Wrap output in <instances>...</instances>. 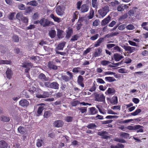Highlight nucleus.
I'll return each instance as SVG.
<instances>
[{"label": "nucleus", "mask_w": 148, "mask_h": 148, "mask_svg": "<svg viewBox=\"0 0 148 148\" xmlns=\"http://www.w3.org/2000/svg\"><path fill=\"white\" fill-rule=\"evenodd\" d=\"M82 3V1H78L76 3V8L77 9L79 10L80 9L81 7V6Z\"/></svg>", "instance_id": "obj_52"}, {"label": "nucleus", "mask_w": 148, "mask_h": 148, "mask_svg": "<svg viewBox=\"0 0 148 148\" xmlns=\"http://www.w3.org/2000/svg\"><path fill=\"white\" fill-rule=\"evenodd\" d=\"M114 140L118 142H119L121 143H126L125 140L121 138H116L114 139Z\"/></svg>", "instance_id": "obj_45"}, {"label": "nucleus", "mask_w": 148, "mask_h": 148, "mask_svg": "<svg viewBox=\"0 0 148 148\" xmlns=\"http://www.w3.org/2000/svg\"><path fill=\"white\" fill-rule=\"evenodd\" d=\"M18 132L21 134H24L26 132V130L24 127L20 126L17 129Z\"/></svg>", "instance_id": "obj_21"}, {"label": "nucleus", "mask_w": 148, "mask_h": 148, "mask_svg": "<svg viewBox=\"0 0 148 148\" xmlns=\"http://www.w3.org/2000/svg\"><path fill=\"white\" fill-rule=\"evenodd\" d=\"M110 62L109 61L103 60L101 62V64L103 66H106Z\"/></svg>", "instance_id": "obj_51"}, {"label": "nucleus", "mask_w": 148, "mask_h": 148, "mask_svg": "<svg viewBox=\"0 0 148 148\" xmlns=\"http://www.w3.org/2000/svg\"><path fill=\"white\" fill-rule=\"evenodd\" d=\"M94 11L92 9L90 10L89 15L88 16V18L89 19H92L93 18L94 15Z\"/></svg>", "instance_id": "obj_43"}, {"label": "nucleus", "mask_w": 148, "mask_h": 148, "mask_svg": "<svg viewBox=\"0 0 148 148\" xmlns=\"http://www.w3.org/2000/svg\"><path fill=\"white\" fill-rule=\"evenodd\" d=\"M44 107L43 106L39 107L38 109L36 116H39L41 115L43 111L44 110Z\"/></svg>", "instance_id": "obj_23"}, {"label": "nucleus", "mask_w": 148, "mask_h": 148, "mask_svg": "<svg viewBox=\"0 0 148 148\" xmlns=\"http://www.w3.org/2000/svg\"><path fill=\"white\" fill-rule=\"evenodd\" d=\"M122 47L125 49V51H127V53H131L134 52V51L137 49L136 48L134 47H131L129 46L124 45L122 46Z\"/></svg>", "instance_id": "obj_3"}, {"label": "nucleus", "mask_w": 148, "mask_h": 148, "mask_svg": "<svg viewBox=\"0 0 148 148\" xmlns=\"http://www.w3.org/2000/svg\"><path fill=\"white\" fill-rule=\"evenodd\" d=\"M49 35L51 38H54L56 35L55 31L54 30H51L49 32Z\"/></svg>", "instance_id": "obj_50"}, {"label": "nucleus", "mask_w": 148, "mask_h": 148, "mask_svg": "<svg viewBox=\"0 0 148 148\" xmlns=\"http://www.w3.org/2000/svg\"><path fill=\"white\" fill-rule=\"evenodd\" d=\"M50 17L53 19L55 22H57L59 23L61 21V19L57 16H55L54 14H51L50 15Z\"/></svg>", "instance_id": "obj_18"}, {"label": "nucleus", "mask_w": 148, "mask_h": 148, "mask_svg": "<svg viewBox=\"0 0 148 148\" xmlns=\"http://www.w3.org/2000/svg\"><path fill=\"white\" fill-rule=\"evenodd\" d=\"M66 73L69 76V77L65 75L62 76V79L65 81L66 82H68L69 81L70 79H73V74L69 72V71H68Z\"/></svg>", "instance_id": "obj_5"}, {"label": "nucleus", "mask_w": 148, "mask_h": 148, "mask_svg": "<svg viewBox=\"0 0 148 148\" xmlns=\"http://www.w3.org/2000/svg\"><path fill=\"white\" fill-rule=\"evenodd\" d=\"M78 12L77 11H75L73 13V18L72 19L71 21L73 23L76 19H77L78 18Z\"/></svg>", "instance_id": "obj_33"}, {"label": "nucleus", "mask_w": 148, "mask_h": 148, "mask_svg": "<svg viewBox=\"0 0 148 148\" xmlns=\"http://www.w3.org/2000/svg\"><path fill=\"white\" fill-rule=\"evenodd\" d=\"M21 66L22 67L26 68L25 72V73H28L29 71L32 67L31 63L30 62H25Z\"/></svg>", "instance_id": "obj_8"}, {"label": "nucleus", "mask_w": 148, "mask_h": 148, "mask_svg": "<svg viewBox=\"0 0 148 148\" xmlns=\"http://www.w3.org/2000/svg\"><path fill=\"white\" fill-rule=\"evenodd\" d=\"M87 127L88 128L90 129H92L97 127L96 125L94 123H91L88 124Z\"/></svg>", "instance_id": "obj_46"}, {"label": "nucleus", "mask_w": 148, "mask_h": 148, "mask_svg": "<svg viewBox=\"0 0 148 148\" xmlns=\"http://www.w3.org/2000/svg\"><path fill=\"white\" fill-rule=\"evenodd\" d=\"M102 51V49L99 47L96 49V51L94 54V56L96 57L99 56Z\"/></svg>", "instance_id": "obj_20"}, {"label": "nucleus", "mask_w": 148, "mask_h": 148, "mask_svg": "<svg viewBox=\"0 0 148 148\" xmlns=\"http://www.w3.org/2000/svg\"><path fill=\"white\" fill-rule=\"evenodd\" d=\"M66 44V42H63L62 43H59L57 47V49L58 50H63L64 47Z\"/></svg>", "instance_id": "obj_24"}, {"label": "nucleus", "mask_w": 148, "mask_h": 148, "mask_svg": "<svg viewBox=\"0 0 148 148\" xmlns=\"http://www.w3.org/2000/svg\"><path fill=\"white\" fill-rule=\"evenodd\" d=\"M99 22V20H95L93 23V26L95 27L98 26Z\"/></svg>", "instance_id": "obj_63"}, {"label": "nucleus", "mask_w": 148, "mask_h": 148, "mask_svg": "<svg viewBox=\"0 0 148 148\" xmlns=\"http://www.w3.org/2000/svg\"><path fill=\"white\" fill-rule=\"evenodd\" d=\"M111 18L110 16L108 15L106 18L102 20L101 22V25L102 26H105L111 20Z\"/></svg>", "instance_id": "obj_9"}, {"label": "nucleus", "mask_w": 148, "mask_h": 148, "mask_svg": "<svg viewBox=\"0 0 148 148\" xmlns=\"http://www.w3.org/2000/svg\"><path fill=\"white\" fill-rule=\"evenodd\" d=\"M113 49L114 50H116V51L119 52H122L121 48H120L119 46L117 45L114 47L113 48Z\"/></svg>", "instance_id": "obj_56"}, {"label": "nucleus", "mask_w": 148, "mask_h": 148, "mask_svg": "<svg viewBox=\"0 0 148 148\" xmlns=\"http://www.w3.org/2000/svg\"><path fill=\"white\" fill-rule=\"evenodd\" d=\"M78 109L81 111L82 113H83L87 111V108L86 107H84L83 108H78Z\"/></svg>", "instance_id": "obj_53"}, {"label": "nucleus", "mask_w": 148, "mask_h": 148, "mask_svg": "<svg viewBox=\"0 0 148 148\" xmlns=\"http://www.w3.org/2000/svg\"><path fill=\"white\" fill-rule=\"evenodd\" d=\"M44 144V142L41 139H38L37 140L36 145L38 147H41L42 146V144Z\"/></svg>", "instance_id": "obj_27"}, {"label": "nucleus", "mask_w": 148, "mask_h": 148, "mask_svg": "<svg viewBox=\"0 0 148 148\" xmlns=\"http://www.w3.org/2000/svg\"><path fill=\"white\" fill-rule=\"evenodd\" d=\"M64 124V123L62 120H57L53 123V126L57 127H61Z\"/></svg>", "instance_id": "obj_13"}, {"label": "nucleus", "mask_w": 148, "mask_h": 148, "mask_svg": "<svg viewBox=\"0 0 148 148\" xmlns=\"http://www.w3.org/2000/svg\"><path fill=\"white\" fill-rule=\"evenodd\" d=\"M29 104V102L25 99L21 100L19 101V105L23 107H27Z\"/></svg>", "instance_id": "obj_12"}, {"label": "nucleus", "mask_w": 148, "mask_h": 148, "mask_svg": "<svg viewBox=\"0 0 148 148\" xmlns=\"http://www.w3.org/2000/svg\"><path fill=\"white\" fill-rule=\"evenodd\" d=\"M18 8L20 10H24L25 9V5L22 4H19L18 5Z\"/></svg>", "instance_id": "obj_60"}, {"label": "nucleus", "mask_w": 148, "mask_h": 148, "mask_svg": "<svg viewBox=\"0 0 148 148\" xmlns=\"http://www.w3.org/2000/svg\"><path fill=\"white\" fill-rule=\"evenodd\" d=\"M126 28L128 30H132L134 29L135 27L132 24H129L126 27Z\"/></svg>", "instance_id": "obj_55"}, {"label": "nucleus", "mask_w": 148, "mask_h": 148, "mask_svg": "<svg viewBox=\"0 0 148 148\" xmlns=\"http://www.w3.org/2000/svg\"><path fill=\"white\" fill-rule=\"evenodd\" d=\"M115 92V90L113 88H109L108 90L105 92L106 95H113Z\"/></svg>", "instance_id": "obj_19"}, {"label": "nucleus", "mask_w": 148, "mask_h": 148, "mask_svg": "<svg viewBox=\"0 0 148 148\" xmlns=\"http://www.w3.org/2000/svg\"><path fill=\"white\" fill-rule=\"evenodd\" d=\"M51 22L47 19L42 18L40 20V24L44 27L50 25Z\"/></svg>", "instance_id": "obj_7"}, {"label": "nucleus", "mask_w": 148, "mask_h": 148, "mask_svg": "<svg viewBox=\"0 0 148 148\" xmlns=\"http://www.w3.org/2000/svg\"><path fill=\"white\" fill-rule=\"evenodd\" d=\"M99 35L98 34H96L94 35L91 36L90 39L92 40H95L97 39Z\"/></svg>", "instance_id": "obj_61"}, {"label": "nucleus", "mask_w": 148, "mask_h": 148, "mask_svg": "<svg viewBox=\"0 0 148 148\" xmlns=\"http://www.w3.org/2000/svg\"><path fill=\"white\" fill-rule=\"evenodd\" d=\"M59 87V84L56 82H53L51 83V88L58 89Z\"/></svg>", "instance_id": "obj_25"}, {"label": "nucleus", "mask_w": 148, "mask_h": 148, "mask_svg": "<svg viewBox=\"0 0 148 148\" xmlns=\"http://www.w3.org/2000/svg\"><path fill=\"white\" fill-rule=\"evenodd\" d=\"M95 96L96 101L99 102H104L105 101V97L103 94L96 93Z\"/></svg>", "instance_id": "obj_4"}, {"label": "nucleus", "mask_w": 148, "mask_h": 148, "mask_svg": "<svg viewBox=\"0 0 148 148\" xmlns=\"http://www.w3.org/2000/svg\"><path fill=\"white\" fill-rule=\"evenodd\" d=\"M22 14L21 12L18 13L16 15V18L17 19L20 21L21 20L22 18L23 17Z\"/></svg>", "instance_id": "obj_47"}, {"label": "nucleus", "mask_w": 148, "mask_h": 148, "mask_svg": "<svg viewBox=\"0 0 148 148\" xmlns=\"http://www.w3.org/2000/svg\"><path fill=\"white\" fill-rule=\"evenodd\" d=\"M141 112V110L140 109H136L134 112L131 113L132 115L135 116Z\"/></svg>", "instance_id": "obj_37"}, {"label": "nucleus", "mask_w": 148, "mask_h": 148, "mask_svg": "<svg viewBox=\"0 0 148 148\" xmlns=\"http://www.w3.org/2000/svg\"><path fill=\"white\" fill-rule=\"evenodd\" d=\"M105 79L106 81L109 82H112L116 81V79L113 77H105Z\"/></svg>", "instance_id": "obj_35"}, {"label": "nucleus", "mask_w": 148, "mask_h": 148, "mask_svg": "<svg viewBox=\"0 0 148 148\" xmlns=\"http://www.w3.org/2000/svg\"><path fill=\"white\" fill-rule=\"evenodd\" d=\"M119 2L117 0H115L114 1L110 3L111 5L112 6H115L116 5L119 4Z\"/></svg>", "instance_id": "obj_62"}, {"label": "nucleus", "mask_w": 148, "mask_h": 148, "mask_svg": "<svg viewBox=\"0 0 148 148\" xmlns=\"http://www.w3.org/2000/svg\"><path fill=\"white\" fill-rule=\"evenodd\" d=\"M110 102L113 105L116 104L118 103V99L116 96H113Z\"/></svg>", "instance_id": "obj_31"}, {"label": "nucleus", "mask_w": 148, "mask_h": 148, "mask_svg": "<svg viewBox=\"0 0 148 148\" xmlns=\"http://www.w3.org/2000/svg\"><path fill=\"white\" fill-rule=\"evenodd\" d=\"M28 4L32 5L33 6H36L38 5V3L35 0H32L28 2Z\"/></svg>", "instance_id": "obj_41"}, {"label": "nucleus", "mask_w": 148, "mask_h": 148, "mask_svg": "<svg viewBox=\"0 0 148 148\" xmlns=\"http://www.w3.org/2000/svg\"><path fill=\"white\" fill-rule=\"evenodd\" d=\"M48 67L50 69H53L54 70H57L58 69V67L57 66L54 64L52 62H49L48 63Z\"/></svg>", "instance_id": "obj_17"}, {"label": "nucleus", "mask_w": 148, "mask_h": 148, "mask_svg": "<svg viewBox=\"0 0 148 148\" xmlns=\"http://www.w3.org/2000/svg\"><path fill=\"white\" fill-rule=\"evenodd\" d=\"M12 62L10 60H1L0 61V64H10Z\"/></svg>", "instance_id": "obj_40"}, {"label": "nucleus", "mask_w": 148, "mask_h": 148, "mask_svg": "<svg viewBox=\"0 0 148 148\" xmlns=\"http://www.w3.org/2000/svg\"><path fill=\"white\" fill-rule=\"evenodd\" d=\"M82 25V24L81 23V22H79V19L77 23V24H76V27L77 30L79 31V30Z\"/></svg>", "instance_id": "obj_39"}, {"label": "nucleus", "mask_w": 148, "mask_h": 148, "mask_svg": "<svg viewBox=\"0 0 148 148\" xmlns=\"http://www.w3.org/2000/svg\"><path fill=\"white\" fill-rule=\"evenodd\" d=\"M97 82L101 84H104L105 83V81L101 78H98L97 79Z\"/></svg>", "instance_id": "obj_64"}, {"label": "nucleus", "mask_w": 148, "mask_h": 148, "mask_svg": "<svg viewBox=\"0 0 148 148\" xmlns=\"http://www.w3.org/2000/svg\"><path fill=\"white\" fill-rule=\"evenodd\" d=\"M95 83V82H94L93 83L92 86L91 88H90L89 90V91L91 92H92L95 91L96 90V86Z\"/></svg>", "instance_id": "obj_49"}, {"label": "nucleus", "mask_w": 148, "mask_h": 148, "mask_svg": "<svg viewBox=\"0 0 148 148\" xmlns=\"http://www.w3.org/2000/svg\"><path fill=\"white\" fill-rule=\"evenodd\" d=\"M13 41L15 42H18L19 41L18 36L16 35H14L12 37Z\"/></svg>", "instance_id": "obj_44"}, {"label": "nucleus", "mask_w": 148, "mask_h": 148, "mask_svg": "<svg viewBox=\"0 0 148 148\" xmlns=\"http://www.w3.org/2000/svg\"><path fill=\"white\" fill-rule=\"evenodd\" d=\"M51 114L52 113L50 111H47L44 112L43 116L44 118L47 119L50 117Z\"/></svg>", "instance_id": "obj_30"}, {"label": "nucleus", "mask_w": 148, "mask_h": 148, "mask_svg": "<svg viewBox=\"0 0 148 148\" xmlns=\"http://www.w3.org/2000/svg\"><path fill=\"white\" fill-rule=\"evenodd\" d=\"M114 58L116 62L119 61L122 59L124 57L120 54L118 53H115L113 55Z\"/></svg>", "instance_id": "obj_15"}, {"label": "nucleus", "mask_w": 148, "mask_h": 148, "mask_svg": "<svg viewBox=\"0 0 148 148\" xmlns=\"http://www.w3.org/2000/svg\"><path fill=\"white\" fill-rule=\"evenodd\" d=\"M37 89L34 87L32 86L30 88L29 91L31 92V93L33 94L35 92L37 91Z\"/></svg>", "instance_id": "obj_54"}, {"label": "nucleus", "mask_w": 148, "mask_h": 148, "mask_svg": "<svg viewBox=\"0 0 148 148\" xmlns=\"http://www.w3.org/2000/svg\"><path fill=\"white\" fill-rule=\"evenodd\" d=\"M128 8L127 5H125L122 4L118 6L117 10L119 12H121L123 11L125 9Z\"/></svg>", "instance_id": "obj_16"}, {"label": "nucleus", "mask_w": 148, "mask_h": 148, "mask_svg": "<svg viewBox=\"0 0 148 148\" xmlns=\"http://www.w3.org/2000/svg\"><path fill=\"white\" fill-rule=\"evenodd\" d=\"M7 77L9 79H10L12 77V71L10 69L8 68L6 72Z\"/></svg>", "instance_id": "obj_28"}, {"label": "nucleus", "mask_w": 148, "mask_h": 148, "mask_svg": "<svg viewBox=\"0 0 148 148\" xmlns=\"http://www.w3.org/2000/svg\"><path fill=\"white\" fill-rule=\"evenodd\" d=\"M25 12L26 13H29L32 11V7H29L25 8Z\"/></svg>", "instance_id": "obj_58"}, {"label": "nucleus", "mask_w": 148, "mask_h": 148, "mask_svg": "<svg viewBox=\"0 0 148 148\" xmlns=\"http://www.w3.org/2000/svg\"><path fill=\"white\" fill-rule=\"evenodd\" d=\"M90 109V112L92 114H94L98 112V110L95 107H91Z\"/></svg>", "instance_id": "obj_34"}, {"label": "nucleus", "mask_w": 148, "mask_h": 148, "mask_svg": "<svg viewBox=\"0 0 148 148\" xmlns=\"http://www.w3.org/2000/svg\"><path fill=\"white\" fill-rule=\"evenodd\" d=\"M65 7L63 5H58L55 8V11L57 14L60 16H62L65 14Z\"/></svg>", "instance_id": "obj_2"}, {"label": "nucleus", "mask_w": 148, "mask_h": 148, "mask_svg": "<svg viewBox=\"0 0 148 148\" xmlns=\"http://www.w3.org/2000/svg\"><path fill=\"white\" fill-rule=\"evenodd\" d=\"M84 80V79L82 76L80 75L78 76L77 82L78 84L82 87H84V84L83 83Z\"/></svg>", "instance_id": "obj_11"}, {"label": "nucleus", "mask_w": 148, "mask_h": 148, "mask_svg": "<svg viewBox=\"0 0 148 148\" xmlns=\"http://www.w3.org/2000/svg\"><path fill=\"white\" fill-rule=\"evenodd\" d=\"M51 94L52 92H43L42 94L43 98L48 97Z\"/></svg>", "instance_id": "obj_36"}, {"label": "nucleus", "mask_w": 148, "mask_h": 148, "mask_svg": "<svg viewBox=\"0 0 148 148\" xmlns=\"http://www.w3.org/2000/svg\"><path fill=\"white\" fill-rule=\"evenodd\" d=\"M38 78L39 79L45 81L48 80V78L46 77L45 75L42 73H41L39 75Z\"/></svg>", "instance_id": "obj_22"}, {"label": "nucleus", "mask_w": 148, "mask_h": 148, "mask_svg": "<svg viewBox=\"0 0 148 148\" xmlns=\"http://www.w3.org/2000/svg\"><path fill=\"white\" fill-rule=\"evenodd\" d=\"M79 37L77 34L74 35L72 37V38L70 40L72 41H74L78 40Z\"/></svg>", "instance_id": "obj_48"}, {"label": "nucleus", "mask_w": 148, "mask_h": 148, "mask_svg": "<svg viewBox=\"0 0 148 148\" xmlns=\"http://www.w3.org/2000/svg\"><path fill=\"white\" fill-rule=\"evenodd\" d=\"M120 136L125 138H127L129 137V134L125 132H121L120 134Z\"/></svg>", "instance_id": "obj_38"}, {"label": "nucleus", "mask_w": 148, "mask_h": 148, "mask_svg": "<svg viewBox=\"0 0 148 148\" xmlns=\"http://www.w3.org/2000/svg\"><path fill=\"white\" fill-rule=\"evenodd\" d=\"M8 146L7 143L5 141L1 140L0 141V148H6Z\"/></svg>", "instance_id": "obj_26"}, {"label": "nucleus", "mask_w": 148, "mask_h": 148, "mask_svg": "<svg viewBox=\"0 0 148 148\" xmlns=\"http://www.w3.org/2000/svg\"><path fill=\"white\" fill-rule=\"evenodd\" d=\"M73 34V29L72 28L69 27L66 31V38L67 39H69L71 37Z\"/></svg>", "instance_id": "obj_10"}, {"label": "nucleus", "mask_w": 148, "mask_h": 148, "mask_svg": "<svg viewBox=\"0 0 148 148\" xmlns=\"http://www.w3.org/2000/svg\"><path fill=\"white\" fill-rule=\"evenodd\" d=\"M1 121L4 122H8L10 120L9 117L5 116H2L1 117Z\"/></svg>", "instance_id": "obj_42"}, {"label": "nucleus", "mask_w": 148, "mask_h": 148, "mask_svg": "<svg viewBox=\"0 0 148 148\" xmlns=\"http://www.w3.org/2000/svg\"><path fill=\"white\" fill-rule=\"evenodd\" d=\"M108 132L106 131H101L98 132V135L101 136L102 138L104 139H108L110 138V136L107 135H108Z\"/></svg>", "instance_id": "obj_6"}, {"label": "nucleus", "mask_w": 148, "mask_h": 148, "mask_svg": "<svg viewBox=\"0 0 148 148\" xmlns=\"http://www.w3.org/2000/svg\"><path fill=\"white\" fill-rule=\"evenodd\" d=\"M89 10V7L87 4H84L82 5L80 9V11L82 13H84L88 11Z\"/></svg>", "instance_id": "obj_14"}, {"label": "nucleus", "mask_w": 148, "mask_h": 148, "mask_svg": "<svg viewBox=\"0 0 148 148\" xmlns=\"http://www.w3.org/2000/svg\"><path fill=\"white\" fill-rule=\"evenodd\" d=\"M109 11L108 6L107 5L104 6L98 11L99 17L100 18H103Z\"/></svg>", "instance_id": "obj_1"}, {"label": "nucleus", "mask_w": 148, "mask_h": 148, "mask_svg": "<svg viewBox=\"0 0 148 148\" xmlns=\"http://www.w3.org/2000/svg\"><path fill=\"white\" fill-rule=\"evenodd\" d=\"M139 126H136V125H134L133 126L131 125H129L128 126L127 128L130 130H136L139 128L138 127Z\"/></svg>", "instance_id": "obj_29"}, {"label": "nucleus", "mask_w": 148, "mask_h": 148, "mask_svg": "<svg viewBox=\"0 0 148 148\" xmlns=\"http://www.w3.org/2000/svg\"><path fill=\"white\" fill-rule=\"evenodd\" d=\"M97 0H92V7L95 8H97Z\"/></svg>", "instance_id": "obj_59"}, {"label": "nucleus", "mask_w": 148, "mask_h": 148, "mask_svg": "<svg viewBox=\"0 0 148 148\" xmlns=\"http://www.w3.org/2000/svg\"><path fill=\"white\" fill-rule=\"evenodd\" d=\"M136 126H139V127H138L139 128H138V130H137L136 132L137 133L142 132H143V126L140 125H136Z\"/></svg>", "instance_id": "obj_57"}, {"label": "nucleus", "mask_w": 148, "mask_h": 148, "mask_svg": "<svg viewBox=\"0 0 148 148\" xmlns=\"http://www.w3.org/2000/svg\"><path fill=\"white\" fill-rule=\"evenodd\" d=\"M15 14L14 12H11L8 16V18L10 20H14L15 19L14 16Z\"/></svg>", "instance_id": "obj_32"}]
</instances>
